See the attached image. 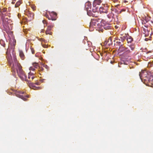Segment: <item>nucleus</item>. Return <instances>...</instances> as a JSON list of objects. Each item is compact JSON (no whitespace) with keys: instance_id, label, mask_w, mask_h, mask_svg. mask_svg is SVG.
<instances>
[{"instance_id":"nucleus-1","label":"nucleus","mask_w":153,"mask_h":153,"mask_svg":"<svg viewBox=\"0 0 153 153\" xmlns=\"http://www.w3.org/2000/svg\"><path fill=\"white\" fill-rule=\"evenodd\" d=\"M14 60L16 68H15V65L13 64V66L11 67L12 70L15 71V70L16 69L18 76L20 79L22 80H25L26 81H28V80L26 79L27 77L25 75V72L22 70V67L20 64L17 62L16 58H15L14 59Z\"/></svg>"},{"instance_id":"nucleus-2","label":"nucleus","mask_w":153,"mask_h":153,"mask_svg":"<svg viewBox=\"0 0 153 153\" xmlns=\"http://www.w3.org/2000/svg\"><path fill=\"white\" fill-rule=\"evenodd\" d=\"M118 51L120 52H123L124 54H129L131 51L128 48L122 46L119 47Z\"/></svg>"},{"instance_id":"nucleus-3","label":"nucleus","mask_w":153,"mask_h":153,"mask_svg":"<svg viewBox=\"0 0 153 153\" xmlns=\"http://www.w3.org/2000/svg\"><path fill=\"white\" fill-rule=\"evenodd\" d=\"M87 13L89 16L95 17L98 16V12L96 10H94L93 9L91 10H88Z\"/></svg>"},{"instance_id":"nucleus-4","label":"nucleus","mask_w":153,"mask_h":153,"mask_svg":"<svg viewBox=\"0 0 153 153\" xmlns=\"http://www.w3.org/2000/svg\"><path fill=\"white\" fill-rule=\"evenodd\" d=\"M24 92L22 91H17L16 92L15 94L16 96L22 99L24 101H26L27 99L25 97H24L23 95H22L21 94H23L24 93ZM26 97L27 98L29 97L28 95H27Z\"/></svg>"},{"instance_id":"nucleus-5","label":"nucleus","mask_w":153,"mask_h":153,"mask_svg":"<svg viewBox=\"0 0 153 153\" xmlns=\"http://www.w3.org/2000/svg\"><path fill=\"white\" fill-rule=\"evenodd\" d=\"M100 22L98 21V19H93L91 20L90 23V27H95L98 26L100 24Z\"/></svg>"},{"instance_id":"nucleus-6","label":"nucleus","mask_w":153,"mask_h":153,"mask_svg":"<svg viewBox=\"0 0 153 153\" xmlns=\"http://www.w3.org/2000/svg\"><path fill=\"white\" fill-rule=\"evenodd\" d=\"M50 17H48L49 20H51L52 21L55 20L56 19L57 14L54 12H49Z\"/></svg>"},{"instance_id":"nucleus-7","label":"nucleus","mask_w":153,"mask_h":153,"mask_svg":"<svg viewBox=\"0 0 153 153\" xmlns=\"http://www.w3.org/2000/svg\"><path fill=\"white\" fill-rule=\"evenodd\" d=\"M108 7L107 5H104L103 6L100 7V8L99 11L100 13H108Z\"/></svg>"},{"instance_id":"nucleus-8","label":"nucleus","mask_w":153,"mask_h":153,"mask_svg":"<svg viewBox=\"0 0 153 153\" xmlns=\"http://www.w3.org/2000/svg\"><path fill=\"white\" fill-rule=\"evenodd\" d=\"M6 57L9 63H11V61L12 59V57L10 53V50L9 49H7V51L6 52Z\"/></svg>"},{"instance_id":"nucleus-9","label":"nucleus","mask_w":153,"mask_h":153,"mask_svg":"<svg viewBox=\"0 0 153 153\" xmlns=\"http://www.w3.org/2000/svg\"><path fill=\"white\" fill-rule=\"evenodd\" d=\"M53 25H51L48 26L47 30L45 31V33L46 35H51L52 32L51 31L52 28L53 27Z\"/></svg>"},{"instance_id":"nucleus-10","label":"nucleus","mask_w":153,"mask_h":153,"mask_svg":"<svg viewBox=\"0 0 153 153\" xmlns=\"http://www.w3.org/2000/svg\"><path fill=\"white\" fill-rule=\"evenodd\" d=\"M103 25H102L105 29L107 30L111 29V27L108 23L105 22L103 23Z\"/></svg>"},{"instance_id":"nucleus-11","label":"nucleus","mask_w":153,"mask_h":153,"mask_svg":"<svg viewBox=\"0 0 153 153\" xmlns=\"http://www.w3.org/2000/svg\"><path fill=\"white\" fill-rule=\"evenodd\" d=\"M86 8L87 10V11L88 12V11L89 10H91V3L89 2H87L85 4Z\"/></svg>"},{"instance_id":"nucleus-12","label":"nucleus","mask_w":153,"mask_h":153,"mask_svg":"<svg viewBox=\"0 0 153 153\" xmlns=\"http://www.w3.org/2000/svg\"><path fill=\"white\" fill-rule=\"evenodd\" d=\"M112 44L111 38V37L109 38L108 40L105 41L104 42L105 44L108 46L111 45Z\"/></svg>"},{"instance_id":"nucleus-13","label":"nucleus","mask_w":153,"mask_h":153,"mask_svg":"<svg viewBox=\"0 0 153 153\" xmlns=\"http://www.w3.org/2000/svg\"><path fill=\"white\" fill-rule=\"evenodd\" d=\"M101 3V1L100 0H95L93 3V6L95 7L97 5H100Z\"/></svg>"},{"instance_id":"nucleus-14","label":"nucleus","mask_w":153,"mask_h":153,"mask_svg":"<svg viewBox=\"0 0 153 153\" xmlns=\"http://www.w3.org/2000/svg\"><path fill=\"white\" fill-rule=\"evenodd\" d=\"M33 73H29L28 74V78L29 79V81H31L35 77L33 76Z\"/></svg>"},{"instance_id":"nucleus-15","label":"nucleus","mask_w":153,"mask_h":153,"mask_svg":"<svg viewBox=\"0 0 153 153\" xmlns=\"http://www.w3.org/2000/svg\"><path fill=\"white\" fill-rule=\"evenodd\" d=\"M19 55L20 57L23 60L25 58V56L23 52L21 50L19 51Z\"/></svg>"},{"instance_id":"nucleus-16","label":"nucleus","mask_w":153,"mask_h":153,"mask_svg":"<svg viewBox=\"0 0 153 153\" xmlns=\"http://www.w3.org/2000/svg\"><path fill=\"white\" fill-rule=\"evenodd\" d=\"M126 39L128 43H131L133 40V38L128 35L127 36H126Z\"/></svg>"},{"instance_id":"nucleus-17","label":"nucleus","mask_w":153,"mask_h":153,"mask_svg":"<svg viewBox=\"0 0 153 153\" xmlns=\"http://www.w3.org/2000/svg\"><path fill=\"white\" fill-rule=\"evenodd\" d=\"M126 36L125 35V36H122L120 37L119 40H120L122 42H123L126 39Z\"/></svg>"},{"instance_id":"nucleus-18","label":"nucleus","mask_w":153,"mask_h":153,"mask_svg":"<svg viewBox=\"0 0 153 153\" xmlns=\"http://www.w3.org/2000/svg\"><path fill=\"white\" fill-rule=\"evenodd\" d=\"M22 3V1L19 0L17 1L15 4V7H18L20 4Z\"/></svg>"},{"instance_id":"nucleus-19","label":"nucleus","mask_w":153,"mask_h":153,"mask_svg":"<svg viewBox=\"0 0 153 153\" xmlns=\"http://www.w3.org/2000/svg\"><path fill=\"white\" fill-rule=\"evenodd\" d=\"M149 83H150L152 85V87H153V77H151L149 79Z\"/></svg>"},{"instance_id":"nucleus-20","label":"nucleus","mask_w":153,"mask_h":153,"mask_svg":"<svg viewBox=\"0 0 153 153\" xmlns=\"http://www.w3.org/2000/svg\"><path fill=\"white\" fill-rule=\"evenodd\" d=\"M33 67L36 68H38L39 67V65L37 63H34L33 64Z\"/></svg>"},{"instance_id":"nucleus-21","label":"nucleus","mask_w":153,"mask_h":153,"mask_svg":"<svg viewBox=\"0 0 153 153\" xmlns=\"http://www.w3.org/2000/svg\"><path fill=\"white\" fill-rule=\"evenodd\" d=\"M37 39L40 41L42 42H43L45 43H46V41L43 38H40L38 37H37Z\"/></svg>"},{"instance_id":"nucleus-22","label":"nucleus","mask_w":153,"mask_h":153,"mask_svg":"<svg viewBox=\"0 0 153 153\" xmlns=\"http://www.w3.org/2000/svg\"><path fill=\"white\" fill-rule=\"evenodd\" d=\"M116 43L119 46V47L121 46H123V44L121 43L120 42L117 41L116 42Z\"/></svg>"},{"instance_id":"nucleus-23","label":"nucleus","mask_w":153,"mask_h":153,"mask_svg":"<svg viewBox=\"0 0 153 153\" xmlns=\"http://www.w3.org/2000/svg\"><path fill=\"white\" fill-rule=\"evenodd\" d=\"M7 11V8H3L1 10V12H5Z\"/></svg>"},{"instance_id":"nucleus-24","label":"nucleus","mask_w":153,"mask_h":153,"mask_svg":"<svg viewBox=\"0 0 153 153\" xmlns=\"http://www.w3.org/2000/svg\"><path fill=\"white\" fill-rule=\"evenodd\" d=\"M30 70L34 71L35 70V68L33 67H30Z\"/></svg>"},{"instance_id":"nucleus-25","label":"nucleus","mask_w":153,"mask_h":153,"mask_svg":"<svg viewBox=\"0 0 153 153\" xmlns=\"http://www.w3.org/2000/svg\"><path fill=\"white\" fill-rule=\"evenodd\" d=\"M129 48H130L131 50V51H132L134 49V46H129Z\"/></svg>"},{"instance_id":"nucleus-26","label":"nucleus","mask_w":153,"mask_h":153,"mask_svg":"<svg viewBox=\"0 0 153 153\" xmlns=\"http://www.w3.org/2000/svg\"><path fill=\"white\" fill-rule=\"evenodd\" d=\"M30 49H31V50L32 53L33 54H34L35 53V51H34L33 48H31Z\"/></svg>"},{"instance_id":"nucleus-27","label":"nucleus","mask_w":153,"mask_h":153,"mask_svg":"<svg viewBox=\"0 0 153 153\" xmlns=\"http://www.w3.org/2000/svg\"><path fill=\"white\" fill-rule=\"evenodd\" d=\"M43 67H45V68L47 69H48L49 68V67L46 65H44Z\"/></svg>"},{"instance_id":"nucleus-28","label":"nucleus","mask_w":153,"mask_h":153,"mask_svg":"<svg viewBox=\"0 0 153 153\" xmlns=\"http://www.w3.org/2000/svg\"><path fill=\"white\" fill-rule=\"evenodd\" d=\"M39 71H42L44 70L43 68L42 67H39Z\"/></svg>"},{"instance_id":"nucleus-29","label":"nucleus","mask_w":153,"mask_h":153,"mask_svg":"<svg viewBox=\"0 0 153 153\" xmlns=\"http://www.w3.org/2000/svg\"><path fill=\"white\" fill-rule=\"evenodd\" d=\"M139 76H140V79H142V77H143V75L142 74V73L140 72Z\"/></svg>"},{"instance_id":"nucleus-30","label":"nucleus","mask_w":153,"mask_h":153,"mask_svg":"<svg viewBox=\"0 0 153 153\" xmlns=\"http://www.w3.org/2000/svg\"><path fill=\"white\" fill-rule=\"evenodd\" d=\"M41 44H42V46L43 47H44V48H46V47H47V45H44H44H43V44H42V43H41Z\"/></svg>"},{"instance_id":"nucleus-31","label":"nucleus","mask_w":153,"mask_h":153,"mask_svg":"<svg viewBox=\"0 0 153 153\" xmlns=\"http://www.w3.org/2000/svg\"><path fill=\"white\" fill-rule=\"evenodd\" d=\"M34 84L36 85H39V82H36Z\"/></svg>"},{"instance_id":"nucleus-32","label":"nucleus","mask_w":153,"mask_h":153,"mask_svg":"<svg viewBox=\"0 0 153 153\" xmlns=\"http://www.w3.org/2000/svg\"><path fill=\"white\" fill-rule=\"evenodd\" d=\"M44 29H42L41 30L40 32L41 33H44Z\"/></svg>"},{"instance_id":"nucleus-33","label":"nucleus","mask_w":153,"mask_h":153,"mask_svg":"<svg viewBox=\"0 0 153 153\" xmlns=\"http://www.w3.org/2000/svg\"><path fill=\"white\" fill-rule=\"evenodd\" d=\"M46 17L48 19V17H50V16L49 17V16H48V15H47H47H46Z\"/></svg>"},{"instance_id":"nucleus-34","label":"nucleus","mask_w":153,"mask_h":153,"mask_svg":"<svg viewBox=\"0 0 153 153\" xmlns=\"http://www.w3.org/2000/svg\"><path fill=\"white\" fill-rule=\"evenodd\" d=\"M16 0H15V1H16ZM14 1H12V3L13 4H15V2Z\"/></svg>"},{"instance_id":"nucleus-35","label":"nucleus","mask_w":153,"mask_h":153,"mask_svg":"<svg viewBox=\"0 0 153 153\" xmlns=\"http://www.w3.org/2000/svg\"><path fill=\"white\" fill-rule=\"evenodd\" d=\"M42 22L43 23H45L46 21L45 20H43Z\"/></svg>"},{"instance_id":"nucleus-36","label":"nucleus","mask_w":153,"mask_h":153,"mask_svg":"<svg viewBox=\"0 0 153 153\" xmlns=\"http://www.w3.org/2000/svg\"><path fill=\"white\" fill-rule=\"evenodd\" d=\"M145 40L146 41H147V40H148V38H146V39H145Z\"/></svg>"},{"instance_id":"nucleus-37","label":"nucleus","mask_w":153,"mask_h":153,"mask_svg":"<svg viewBox=\"0 0 153 153\" xmlns=\"http://www.w3.org/2000/svg\"><path fill=\"white\" fill-rule=\"evenodd\" d=\"M124 3H126V2H127V1H126L125 0V1H124Z\"/></svg>"},{"instance_id":"nucleus-38","label":"nucleus","mask_w":153,"mask_h":153,"mask_svg":"<svg viewBox=\"0 0 153 153\" xmlns=\"http://www.w3.org/2000/svg\"><path fill=\"white\" fill-rule=\"evenodd\" d=\"M5 45V44H4V45H3V46L4 47Z\"/></svg>"},{"instance_id":"nucleus-39","label":"nucleus","mask_w":153,"mask_h":153,"mask_svg":"<svg viewBox=\"0 0 153 153\" xmlns=\"http://www.w3.org/2000/svg\"><path fill=\"white\" fill-rule=\"evenodd\" d=\"M33 86H34V85L33 84Z\"/></svg>"},{"instance_id":"nucleus-40","label":"nucleus","mask_w":153,"mask_h":153,"mask_svg":"<svg viewBox=\"0 0 153 153\" xmlns=\"http://www.w3.org/2000/svg\"><path fill=\"white\" fill-rule=\"evenodd\" d=\"M13 1H15V0H13Z\"/></svg>"}]
</instances>
